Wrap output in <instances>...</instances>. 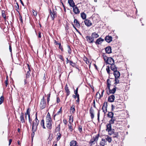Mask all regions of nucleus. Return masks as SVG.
Returning a JSON list of instances; mask_svg holds the SVG:
<instances>
[{
    "label": "nucleus",
    "mask_w": 146,
    "mask_h": 146,
    "mask_svg": "<svg viewBox=\"0 0 146 146\" xmlns=\"http://www.w3.org/2000/svg\"><path fill=\"white\" fill-rule=\"evenodd\" d=\"M106 84L107 85L106 88L107 90V94L109 95L110 94H114L116 91V89L118 88H117L116 86H114L113 88L112 89H110V87L111 85V81L109 79H107L106 81Z\"/></svg>",
    "instance_id": "1"
},
{
    "label": "nucleus",
    "mask_w": 146,
    "mask_h": 146,
    "mask_svg": "<svg viewBox=\"0 0 146 146\" xmlns=\"http://www.w3.org/2000/svg\"><path fill=\"white\" fill-rule=\"evenodd\" d=\"M106 131L108 132L109 135H111L114 131V129L111 128V125L110 123H108L106 125Z\"/></svg>",
    "instance_id": "2"
},
{
    "label": "nucleus",
    "mask_w": 146,
    "mask_h": 146,
    "mask_svg": "<svg viewBox=\"0 0 146 146\" xmlns=\"http://www.w3.org/2000/svg\"><path fill=\"white\" fill-rule=\"evenodd\" d=\"M46 127L48 129L51 130L52 127V121L51 119H46Z\"/></svg>",
    "instance_id": "3"
},
{
    "label": "nucleus",
    "mask_w": 146,
    "mask_h": 146,
    "mask_svg": "<svg viewBox=\"0 0 146 146\" xmlns=\"http://www.w3.org/2000/svg\"><path fill=\"white\" fill-rule=\"evenodd\" d=\"M46 106V101L44 100V97L43 96L40 102V107L41 110H42L45 108Z\"/></svg>",
    "instance_id": "4"
},
{
    "label": "nucleus",
    "mask_w": 146,
    "mask_h": 146,
    "mask_svg": "<svg viewBox=\"0 0 146 146\" xmlns=\"http://www.w3.org/2000/svg\"><path fill=\"white\" fill-rule=\"evenodd\" d=\"M49 12L50 13L52 20H54V18L57 17V13L56 11H55L53 9L52 11L50 9Z\"/></svg>",
    "instance_id": "5"
},
{
    "label": "nucleus",
    "mask_w": 146,
    "mask_h": 146,
    "mask_svg": "<svg viewBox=\"0 0 146 146\" xmlns=\"http://www.w3.org/2000/svg\"><path fill=\"white\" fill-rule=\"evenodd\" d=\"M39 122L35 121H33L32 129L33 131L36 130L37 128V126L39 124Z\"/></svg>",
    "instance_id": "6"
},
{
    "label": "nucleus",
    "mask_w": 146,
    "mask_h": 146,
    "mask_svg": "<svg viewBox=\"0 0 146 146\" xmlns=\"http://www.w3.org/2000/svg\"><path fill=\"white\" fill-rule=\"evenodd\" d=\"M108 106V103L107 102H105L103 104V106L102 108L103 112L104 113H106L107 111V108Z\"/></svg>",
    "instance_id": "7"
},
{
    "label": "nucleus",
    "mask_w": 146,
    "mask_h": 146,
    "mask_svg": "<svg viewBox=\"0 0 146 146\" xmlns=\"http://www.w3.org/2000/svg\"><path fill=\"white\" fill-rule=\"evenodd\" d=\"M86 38L88 42L90 43H93L94 42V39L92 36H86Z\"/></svg>",
    "instance_id": "8"
},
{
    "label": "nucleus",
    "mask_w": 146,
    "mask_h": 146,
    "mask_svg": "<svg viewBox=\"0 0 146 146\" xmlns=\"http://www.w3.org/2000/svg\"><path fill=\"white\" fill-rule=\"evenodd\" d=\"M106 62L107 64L111 65L114 63V61L113 59L112 58L109 57L107 59Z\"/></svg>",
    "instance_id": "9"
},
{
    "label": "nucleus",
    "mask_w": 146,
    "mask_h": 146,
    "mask_svg": "<svg viewBox=\"0 0 146 146\" xmlns=\"http://www.w3.org/2000/svg\"><path fill=\"white\" fill-rule=\"evenodd\" d=\"M92 119H93L94 118V110L91 107L89 110Z\"/></svg>",
    "instance_id": "10"
},
{
    "label": "nucleus",
    "mask_w": 146,
    "mask_h": 146,
    "mask_svg": "<svg viewBox=\"0 0 146 146\" xmlns=\"http://www.w3.org/2000/svg\"><path fill=\"white\" fill-rule=\"evenodd\" d=\"M115 98V96L112 94L109 97L108 101L110 102H112L114 101Z\"/></svg>",
    "instance_id": "11"
},
{
    "label": "nucleus",
    "mask_w": 146,
    "mask_h": 146,
    "mask_svg": "<svg viewBox=\"0 0 146 146\" xmlns=\"http://www.w3.org/2000/svg\"><path fill=\"white\" fill-rule=\"evenodd\" d=\"M73 11L75 14H78L80 13V10L76 5L73 7Z\"/></svg>",
    "instance_id": "12"
},
{
    "label": "nucleus",
    "mask_w": 146,
    "mask_h": 146,
    "mask_svg": "<svg viewBox=\"0 0 146 146\" xmlns=\"http://www.w3.org/2000/svg\"><path fill=\"white\" fill-rule=\"evenodd\" d=\"M84 22L85 25L88 27L92 25L91 21L87 19H86Z\"/></svg>",
    "instance_id": "13"
},
{
    "label": "nucleus",
    "mask_w": 146,
    "mask_h": 146,
    "mask_svg": "<svg viewBox=\"0 0 146 146\" xmlns=\"http://www.w3.org/2000/svg\"><path fill=\"white\" fill-rule=\"evenodd\" d=\"M105 39L107 42L110 43L112 41V38L111 36H107L105 37Z\"/></svg>",
    "instance_id": "14"
},
{
    "label": "nucleus",
    "mask_w": 146,
    "mask_h": 146,
    "mask_svg": "<svg viewBox=\"0 0 146 146\" xmlns=\"http://www.w3.org/2000/svg\"><path fill=\"white\" fill-rule=\"evenodd\" d=\"M113 74L115 76V78H119L120 76V73L117 70L114 71L113 72Z\"/></svg>",
    "instance_id": "15"
},
{
    "label": "nucleus",
    "mask_w": 146,
    "mask_h": 146,
    "mask_svg": "<svg viewBox=\"0 0 146 146\" xmlns=\"http://www.w3.org/2000/svg\"><path fill=\"white\" fill-rule=\"evenodd\" d=\"M28 68L29 70L27 72V73L26 74V78L27 79L30 76L31 74L30 73V72L31 71V70L30 68V66L28 64H27Z\"/></svg>",
    "instance_id": "16"
},
{
    "label": "nucleus",
    "mask_w": 146,
    "mask_h": 146,
    "mask_svg": "<svg viewBox=\"0 0 146 146\" xmlns=\"http://www.w3.org/2000/svg\"><path fill=\"white\" fill-rule=\"evenodd\" d=\"M104 41V39L100 37L96 40L95 43L96 44H101Z\"/></svg>",
    "instance_id": "17"
},
{
    "label": "nucleus",
    "mask_w": 146,
    "mask_h": 146,
    "mask_svg": "<svg viewBox=\"0 0 146 146\" xmlns=\"http://www.w3.org/2000/svg\"><path fill=\"white\" fill-rule=\"evenodd\" d=\"M68 3L69 5L72 7L76 6L73 0H68Z\"/></svg>",
    "instance_id": "18"
},
{
    "label": "nucleus",
    "mask_w": 146,
    "mask_h": 146,
    "mask_svg": "<svg viewBox=\"0 0 146 146\" xmlns=\"http://www.w3.org/2000/svg\"><path fill=\"white\" fill-rule=\"evenodd\" d=\"M65 90L66 91V96H68L70 94V92L69 90V89L68 88V87L67 86V84H66L65 87Z\"/></svg>",
    "instance_id": "19"
},
{
    "label": "nucleus",
    "mask_w": 146,
    "mask_h": 146,
    "mask_svg": "<svg viewBox=\"0 0 146 146\" xmlns=\"http://www.w3.org/2000/svg\"><path fill=\"white\" fill-rule=\"evenodd\" d=\"M21 121L22 123H24L25 122V120L24 118V114L23 113H21L20 116V117Z\"/></svg>",
    "instance_id": "20"
},
{
    "label": "nucleus",
    "mask_w": 146,
    "mask_h": 146,
    "mask_svg": "<svg viewBox=\"0 0 146 146\" xmlns=\"http://www.w3.org/2000/svg\"><path fill=\"white\" fill-rule=\"evenodd\" d=\"M110 68L111 70L113 71V72L115 71H116V70H117V67L115 66L114 63L111 64V66H110Z\"/></svg>",
    "instance_id": "21"
},
{
    "label": "nucleus",
    "mask_w": 146,
    "mask_h": 146,
    "mask_svg": "<svg viewBox=\"0 0 146 146\" xmlns=\"http://www.w3.org/2000/svg\"><path fill=\"white\" fill-rule=\"evenodd\" d=\"M111 47L110 46H108L105 48V51L108 54H110L111 52Z\"/></svg>",
    "instance_id": "22"
},
{
    "label": "nucleus",
    "mask_w": 146,
    "mask_h": 146,
    "mask_svg": "<svg viewBox=\"0 0 146 146\" xmlns=\"http://www.w3.org/2000/svg\"><path fill=\"white\" fill-rule=\"evenodd\" d=\"M74 23L75 24V26L78 28H79L80 26L79 22L78 20L76 19L74 20Z\"/></svg>",
    "instance_id": "23"
},
{
    "label": "nucleus",
    "mask_w": 146,
    "mask_h": 146,
    "mask_svg": "<svg viewBox=\"0 0 146 146\" xmlns=\"http://www.w3.org/2000/svg\"><path fill=\"white\" fill-rule=\"evenodd\" d=\"M106 141L105 139H102V141L100 143V145L101 146H104L106 144Z\"/></svg>",
    "instance_id": "24"
},
{
    "label": "nucleus",
    "mask_w": 146,
    "mask_h": 146,
    "mask_svg": "<svg viewBox=\"0 0 146 146\" xmlns=\"http://www.w3.org/2000/svg\"><path fill=\"white\" fill-rule=\"evenodd\" d=\"M91 36L94 39V38H97L99 37V35L96 32L92 33L91 35Z\"/></svg>",
    "instance_id": "25"
},
{
    "label": "nucleus",
    "mask_w": 146,
    "mask_h": 146,
    "mask_svg": "<svg viewBox=\"0 0 146 146\" xmlns=\"http://www.w3.org/2000/svg\"><path fill=\"white\" fill-rule=\"evenodd\" d=\"M61 136L62 134L60 132H58L57 133L56 135V140L57 141H59L60 140L61 138Z\"/></svg>",
    "instance_id": "26"
},
{
    "label": "nucleus",
    "mask_w": 146,
    "mask_h": 146,
    "mask_svg": "<svg viewBox=\"0 0 146 146\" xmlns=\"http://www.w3.org/2000/svg\"><path fill=\"white\" fill-rule=\"evenodd\" d=\"M60 130V124H58L57 127H56L54 130V132L56 133L57 132H59Z\"/></svg>",
    "instance_id": "27"
},
{
    "label": "nucleus",
    "mask_w": 146,
    "mask_h": 146,
    "mask_svg": "<svg viewBox=\"0 0 146 146\" xmlns=\"http://www.w3.org/2000/svg\"><path fill=\"white\" fill-rule=\"evenodd\" d=\"M70 112H72V113H74L75 110V106L74 105H72L70 109Z\"/></svg>",
    "instance_id": "28"
},
{
    "label": "nucleus",
    "mask_w": 146,
    "mask_h": 146,
    "mask_svg": "<svg viewBox=\"0 0 146 146\" xmlns=\"http://www.w3.org/2000/svg\"><path fill=\"white\" fill-rule=\"evenodd\" d=\"M77 144V142L76 141L72 140L71 141L70 143V146H76Z\"/></svg>",
    "instance_id": "29"
},
{
    "label": "nucleus",
    "mask_w": 146,
    "mask_h": 146,
    "mask_svg": "<svg viewBox=\"0 0 146 146\" xmlns=\"http://www.w3.org/2000/svg\"><path fill=\"white\" fill-rule=\"evenodd\" d=\"M61 110H62V108H60L59 109V110L55 114H54V116H53V119H54V120H55V116L56 115H59V114L60 113H62Z\"/></svg>",
    "instance_id": "30"
},
{
    "label": "nucleus",
    "mask_w": 146,
    "mask_h": 146,
    "mask_svg": "<svg viewBox=\"0 0 146 146\" xmlns=\"http://www.w3.org/2000/svg\"><path fill=\"white\" fill-rule=\"evenodd\" d=\"M115 120V117H113L111 118V119L109 121V123L111 124L114 123V121Z\"/></svg>",
    "instance_id": "31"
},
{
    "label": "nucleus",
    "mask_w": 146,
    "mask_h": 146,
    "mask_svg": "<svg viewBox=\"0 0 146 146\" xmlns=\"http://www.w3.org/2000/svg\"><path fill=\"white\" fill-rule=\"evenodd\" d=\"M119 78H115V82L114 83L115 86H116L117 85V84L119 83H120V81L118 80Z\"/></svg>",
    "instance_id": "32"
},
{
    "label": "nucleus",
    "mask_w": 146,
    "mask_h": 146,
    "mask_svg": "<svg viewBox=\"0 0 146 146\" xmlns=\"http://www.w3.org/2000/svg\"><path fill=\"white\" fill-rule=\"evenodd\" d=\"M107 115L108 117L111 118L113 117V113L112 112L108 111Z\"/></svg>",
    "instance_id": "33"
},
{
    "label": "nucleus",
    "mask_w": 146,
    "mask_h": 146,
    "mask_svg": "<svg viewBox=\"0 0 146 146\" xmlns=\"http://www.w3.org/2000/svg\"><path fill=\"white\" fill-rule=\"evenodd\" d=\"M81 16L83 19H85L86 18V15L84 12H83L81 13Z\"/></svg>",
    "instance_id": "34"
},
{
    "label": "nucleus",
    "mask_w": 146,
    "mask_h": 146,
    "mask_svg": "<svg viewBox=\"0 0 146 146\" xmlns=\"http://www.w3.org/2000/svg\"><path fill=\"white\" fill-rule=\"evenodd\" d=\"M99 136L100 134H98L95 136H94L93 137V139L96 141L98 140Z\"/></svg>",
    "instance_id": "35"
},
{
    "label": "nucleus",
    "mask_w": 146,
    "mask_h": 146,
    "mask_svg": "<svg viewBox=\"0 0 146 146\" xmlns=\"http://www.w3.org/2000/svg\"><path fill=\"white\" fill-rule=\"evenodd\" d=\"M30 109L29 108H28L26 112L25 113V115H28V117H30Z\"/></svg>",
    "instance_id": "36"
},
{
    "label": "nucleus",
    "mask_w": 146,
    "mask_h": 146,
    "mask_svg": "<svg viewBox=\"0 0 146 146\" xmlns=\"http://www.w3.org/2000/svg\"><path fill=\"white\" fill-rule=\"evenodd\" d=\"M112 134H113V137L114 138H117L118 136V132H114V131Z\"/></svg>",
    "instance_id": "37"
},
{
    "label": "nucleus",
    "mask_w": 146,
    "mask_h": 146,
    "mask_svg": "<svg viewBox=\"0 0 146 146\" xmlns=\"http://www.w3.org/2000/svg\"><path fill=\"white\" fill-rule=\"evenodd\" d=\"M96 141L93 138L91 139L89 142V144L90 146H92L93 144H94V142Z\"/></svg>",
    "instance_id": "38"
},
{
    "label": "nucleus",
    "mask_w": 146,
    "mask_h": 146,
    "mask_svg": "<svg viewBox=\"0 0 146 146\" xmlns=\"http://www.w3.org/2000/svg\"><path fill=\"white\" fill-rule=\"evenodd\" d=\"M106 141H107L109 143H110L112 141L111 137L108 136H107V137L106 138Z\"/></svg>",
    "instance_id": "39"
},
{
    "label": "nucleus",
    "mask_w": 146,
    "mask_h": 146,
    "mask_svg": "<svg viewBox=\"0 0 146 146\" xmlns=\"http://www.w3.org/2000/svg\"><path fill=\"white\" fill-rule=\"evenodd\" d=\"M73 121V117L72 116L70 115V116L69 119V124H71Z\"/></svg>",
    "instance_id": "40"
},
{
    "label": "nucleus",
    "mask_w": 146,
    "mask_h": 146,
    "mask_svg": "<svg viewBox=\"0 0 146 146\" xmlns=\"http://www.w3.org/2000/svg\"><path fill=\"white\" fill-rule=\"evenodd\" d=\"M69 62L70 63V65H71L72 67H75L76 66V64L75 63L73 62L72 61L70 60Z\"/></svg>",
    "instance_id": "41"
},
{
    "label": "nucleus",
    "mask_w": 146,
    "mask_h": 146,
    "mask_svg": "<svg viewBox=\"0 0 146 146\" xmlns=\"http://www.w3.org/2000/svg\"><path fill=\"white\" fill-rule=\"evenodd\" d=\"M32 11L33 13V14L35 16H36L37 15V12L36 10L33 9Z\"/></svg>",
    "instance_id": "42"
},
{
    "label": "nucleus",
    "mask_w": 146,
    "mask_h": 146,
    "mask_svg": "<svg viewBox=\"0 0 146 146\" xmlns=\"http://www.w3.org/2000/svg\"><path fill=\"white\" fill-rule=\"evenodd\" d=\"M4 97L3 96H1L0 98V105L4 101Z\"/></svg>",
    "instance_id": "43"
},
{
    "label": "nucleus",
    "mask_w": 146,
    "mask_h": 146,
    "mask_svg": "<svg viewBox=\"0 0 146 146\" xmlns=\"http://www.w3.org/2000/svg\"><path fill=\"white\" fill-rule=\"evenodd\" d=\"M51 118L49 112H48L46 118V119H51Z\"/></svg>",
    "instance_id": "44"
},
{
    "label": "nucleus",
    "mask_w": 146,
    "mask_h": 146,
    "mask_svg": "<svg viewBox=\"0 0 146 146\" xmlns=\"http://www.w3.org/2000/svg\"><path fill=\"white\" fill-rule=\"evenodd\" d=\"M67 48H68V53H69V54H70L71 52V48L70 46L68 45L67 46Z\"/></svg>",
    "instance_id": "45"
},
{
    "label": "nucleus",
    "mask_w": 146,
    "mask_h": 146,
    "mask_svg": "<svg viewBox=\"0 0 146 146\" xmlns=\"http://www.w3.org/2000/svg\"><path fill=\"white\" fill-rule=\"evenodd\" d=\"M68 129L70 131H73V127L71 125V124H70L68 125Z\"/></svg>",
    "instance_id": "46"
},
{
    "label": "nucleus",
    "mask_w": 146,
    "mask_h": 146,
    "mask_svg": "<svg viewBox=\"0 0 146 146\" xmlns=\"http://www.w3.org/2000/svg\"><path fill=\"white\" fill-rule=\"evenodd\" d=\"M58 58L62 61H64V59L63 56L62 55H58Z\"/></svg>",
    "instance_id": "47"
},
{
    "label": "nucleus",
    "mask_w": 146,
    "mask_h": 146,
    "mask_svg": "<svg viewBox=\"0 0 146 146\" xmlns=\"http://www.w3.org/2000/svg\"><path fill=\"white\" fill-rule=\"evenodd\" d=\"M106 70L108 73L109 75L111 73L110 72V67L109 66H107Z\"/></svg>",
    "instance_id": "48"
},
{
    "label": "nucleus",
    "mask_w": 146,
    "mask_h": 146,
    "mask_svg": "<svg viewBox=\"0 0 146 146\" xmlns=\"http://www.w3.org/2000/svg\"><path fill=\"white\" fill-rule=\"evenodd\" d=\"M50 92L48 95V97L47 98V103L48 104L49 101L50 100Z\"/></svg>",
    "instance_id": "49"
},
{
    "label": "nucleus",
    "mask_w": 146,
    "mask_h": 146,
    "mask_svg": "<svg viewBox=\"0 0 146 146\" xmlns=\"http://www.w3.org/2000/svg\"><path fill=\"white\" fill-rule=\"evenodd\" d=\"M102 56L103 59H104L105 61L106 62V61L107 59L108 58V57H107L105 54H103Z\"/></svg>",
    "instance_id": "50"
},
{
    "label": "nucleus",
    "mask_w": 146,
    "mask_h": 146,
    "mask_svg": "<svg viewBox=\"0 0 146 146\" xmlns=\"http://www.w3.org/2000/svg\"><path fill=\"white\" fill-rule=\"evenodd\" d=\"M2 15L3 17L5 19H6V15L5 13V11H2Z\"/></svg>",
    "instance_id": "51"
},
{
    "label": "nucleus",
    "mask_w": 146,
    "mask_h": 146,
    "mask_svg": "<svg viewBox=\"0 0 146 146\" xmlns=\"http://www.w3.org/2000/svg\"><path fill=\"white\" fill-rule=\"evenodd\" d=\"M78 130L80 133L82 131V127L81 125H79L78 126Z\"/></svg>",
    "instance_id": "52"
},
{
    "label": "nucleus",
    "mask_w": 146,
    "mask_h": 146,
    "mask_svg": "<svg viewBox=\"0 0 146 146\" xmlns=\"http://www.w3.org/2000/svg\"><path fill=\"white\" fill-rule=\"evenodd\" d=\"M17 6H16V10L17 12H19L18 10L19 9V6L18 3H16Z\"/></svg>",
    "instance_id": "53"
},
{
    "label": "nucleus",
    "mask_w": 146,
    "mask_h": 146,
    "mask_svg": "<svg viewBox=\"0 0 146 146\" xmlns=\"http://www.w3.org/2000/svg\"><path fill=\"white\" fill-rule=\"evenodd\" d=\"M76 98L77 99L76 100V102L79 104L80 102L79 95L76 96Z\"/></svg>",
    "instance_id": "54"
},
{
    "label": "nucleus",
    "mask_w": 146,
    "mask_h": 146,
    "mask_svg": "<svg viewBox=\"0 0 146 146\" xmlns=\"http://www.w3.org/2000/svg\"><path fill=\"white\" fill-rule=\"evenodd\" d=\"M40 124L41 126L44 125V120L43 119H42L40 122Z\"/></svg>",
    "instance_id": "55"
},
{
    "label": "nucleus",
    "mask_w": 146,
    "mask_h": 146,
    "mask_svg": "<svg viewBox=\"0 0 146 146\" xmlns=\"http://www.w3.org/2000/svg\"><path fill=\"white\" fill-rule=\"evenodd\" d=\"M7 78H8V76H7V77H6V78H7L6 80H5V86L6 87H7V85H8Z\"/></svg>",
    "instance_id": "56"
},
{
    "label": "nucleus",
    "mask_w": 146,
    "mask_h": 146,
    "mask_svg": "<svg viewBox=\"0 0 146 146\" xmlns=\"http://www.w3.org/2000/svg\"><path fill=\"white\" fill-rule=\"evenodd\" d=\"M84 60L86 61V62L87 64H89V62L86 58H85V60L84 59Z\"/></svg>",
    "instance_id": "57"
},
{
    "label": "nucleus",
    "mask_w": 146,
    "mask_h": 146,
    "mask_svg": "<svg viewBox=\"0 0 146 146\" xmlns=\"http://www.w3.org/2000/svg\"><path fill=\"white\" fill-rule=\"evenodd\" d=\"M19 19H20V21H21V22L22 23H23V19H22V16L21 15H20L19 16Z\"/></svg>",
    "instance_id": "58"
},
{
    "label": "nucleus",
    "mask_w": 146,
    "mask_h": 146,
    "mask_svg": "<svg viewBox=\"0 0 146 146\" xmlns=\"http://www.w3.org/2000/svg\"><path fill=\"white\" fill-rule=\"evenodd\" d=\"M36 130H35V131H33V129H32V133L31 134L32 137H34V135L35 134V132Z\"/></svg>",
    "instance_id": "59"
},
{
    "label": "nucleus",
    "mask_w": 146,
    "mask_h": 146,
    "mask_svg": "<svg viewBox=\"0 0 146 146\" xmlns=\"http://www.w3.org/2000/svg\"><path fill=\"white\" fill-rule=\"evenodd\" d=\"M9 50L10 52L12 53V48L11 44H10L9 45Z\"/></svg>",
    "instance_id": "60"
},
{
    "label": "nucleus",
    "mask_w": 146,
    "mask_h": 146,
    "mask_svg": "<svg viewBox=\"0 0 146 146\" xmlns=\"http://www.w3.org/2000/svg\"><path fill=\"white\" fill-rule=\"evenodd\" d=\"M64 123L66 125L67 123V121L65 119H64L63 120Z\"/></svg>",
    "instance_id": "61"
},
{
    "label": "nucleus",
    "mask_w": 146,
    "mask_h": 146,
    "mask_svg": "<svg viewBox=\"0 0 146 146\" xmlns=\"http://www.w3.org/2000/svg\"><path fill=\"white\" fill-rule=\"evenodd\" d=\"M33 121H36V122H39V121L38 119L37 116H36V118L35 119V120H34Z\"/></svg>",
    "instance_id": "62"
},
{
    "label": "nucleus",
    "mask_w": 146,
    "mask_h": 146,
    "mask_svg": "<svg viewBox=\"0 0 146 146\" xmlns=\"http://www.w3.org/2000/svg\"><path fill=\"white\" fill-rule=\"evenodd\" d=\"M29 117V121L31 125L32 123V119L30 118V117Z\"/></svg>",
    "instance_id": "63"
},
{
    "label": "nucleus",
    "mask_w": 146,
    "mask_h": 146,
    "mask_svg": "<svg viewBox=\"0 0 146 146\" xmlns=\"http://www.w3.org/2000/svg\"><path fill=\"white\" fill-rule=\"evenodd\" d=\"M59 48L62 51H63V49L62 46H59Z\"/></svg>",
    "instance_id": "64"
}]
</instances>
